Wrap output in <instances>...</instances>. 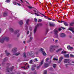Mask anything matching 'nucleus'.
I'll use <instances>...</instances> for the list:
<instances>
[{
    "label": "nucleus",
    "instance_id": "obj_7",
    "mask_svg": "<svg viewBox=\"0 0 74 74\" xmlns=\"http://www.w3.org/2000/svg\"><path fill=\"white\" fill-rule=\"evenodd\" d=\"M60 37H62V38H64V37H66V35L64 33H61L60 34Z\"/></svg>",
    "mask_w": 74,
    "mask_h": 74
},
{
    "label": "nucleus",
    "instance_id": "obj_26",
    "mask_svg": "<svg viewBox=\"0 0 74 74\" xmlns=\"http://www.w3.org/2000/svg\"><path fill=\"white\" fill-rule=\"evenodd\" d=\"M74 24V22H72L70 23V25L71 26H73V25Z\"/></svg>",
    "mask_w": 74,
    "mask_h": 74
},
{
    "label": "nucleus",
    "instance_id": "obj_8",
    "mask_svg": "<svg viewBox=\"0 0 74 74\" xmlns=\"http://www.w3.org/2000/svg\"><path fill=\"white\" fill-rule=\"evenodd\" d=\"M44 63V60H42L41 62L40 63V64L37 67V69H38L40 67V66H42V64H43V63Z\"/></svg>",
    "mask_w": 74,
    "mask_h": 74
},
{
    "label": "nucleus",
    "instance_id": "obj_10",
    "mask_svg": "<svg viewBox=\"0 0 74 74\" xmlns=\"http://www.w3.org/2000/svg\"><path fill=\"white\" fill-rule=\"evenodd\" d=\"M68 30L72 31V33L74 34V31H73L74 30V28L70 27L68 28Z\"/></svg>",
    "mask_w": 74,
    "mask_h": 74
},
{
    "label": "nucleus",
    "instance_id": "obj_37",
    "mask_svg": "<svg viewBox=\"0 0 74 74\" xmlns=\"http://www.w3.org/2000/svg\"><path fill=\"white\" fill-rule=\"evenodd\" d=\"M70 57L71 58H74V55H73L72 54H70Z\"/></svg>",
    "mask_w": 74,
    "mask_h": 74
},
{
    "label": "nucleus",
    "instance_id": "obj_51",
    "mask_svg": "<svg viewBox=\"0 0 74 74\" xmlns=\"http://www.w3.org/2000/svg\"><path fill=\"white\" fill-rule=\"evenodd\" d=\"M9 47H12V44H9Z\"/></svg>",
    "mask_w": 74,
    "mask_h": 74
},
{
    "label": "nucleus",
    "instance_id": "obj_38",
    "mask_svg": "<svg viewBox=\"0 0 74 74\" xmlns=\"http://www.w3.org/2000/svg\"><path fill=\"white\" fill-rule=\"evenodd\" d=\"M13 4H14V5H16V4H17V3L15 1H14L13 2Z\"/></svg>",
    "mask_w": 74,
    "mask_h": 74
},
{
    "label": "nucleus",
    "instance_id": "obj_63",
    "mask_svg": "<svg viewBox=\"0 0 74 74\" xmlns=\"http://www.w3.org/2000/svg\"><path fill=\"white\" fill-rule=\"evenodd\" d=\"M58 40H55V43H56V42H58Z\"/></svg>",
    "mask_w": 74,
    "mask_h": 74
},
{
    "label": "nucleus",
    "instance_id": "obj_25",
    "mask_svg": "<svg viewBox=\"0 0 74 74\" xmlns=\"http://www.w3.org/2000/svg\"><path fill=\"white\" fill-rule=\"evenodd\" d=\"M62 50V48L59 49L57 50L56 51V52L58 53V52H59V51H60Z\"/></svg>",
    "mask_w": 74,
    "mask_h": 74
},
{
    "label": "nucleus",
    "instance_id": "obj_59",
    "mask_svg": "<svg viewBox=\"0 0 74 74\" xmlns=\"http://www.w3.org/2000/svg\"><path fill=\"white\" fill-rule=\"evenodd\" d=\"M8 66H10V64H9V63H7L6 64Z\"/></svg>",
    "mask_w": 74,
    "mask_h": 74
},
{
    "label": "nucleus",
    "instance_id": "obj_18",
    "mask_svg": "<svg viewBox=\"0 0 74 74\" xmlns=\"http://www.w3.org/2000/svg\"><path fill=\"white\" fill-rule=\"evenodd\" d=\"M5 53L7 56H8L10 55V53L8 52L7 50L5 51Z\"/></svg>",
    "mask_w": 74,
    "mask_h": 74
},
{
    "label": "nucleus",
    "instance_id": "obj_53",
    "mask_svg": "<svg viewBox=\"0 0 74 74\" xmlns=\"http://www.w3.org/2000/svg\"><path fill=\"white\" fill-rule=\"evenodd\" d=\"M36 65H32V67H34H34H36Z\"/></svg>",
    "mask_w": 74,
    "mask_h": 74
},
{
    "label": "nucleus",
    "instance_id": "obj_32",
    "mask_svg": "<svg viewBox=\"0 0 74 74\" xmlns=\"http://www.w3.org/2000/svg\"><path fill=\"white\" fill-rule=\"evenodd\" d=\"M28 7L29 8V9H32V8H34V7L32 6H28Z\"/></svg>",
    "mask_w": 74,
    "mask_h": 74
},
{
    "label": "nucleus",
    "instance_id": "obj_3",
    "mask_svg": "<svg viewBox=\"0 0 74 74\" xmlns=\"http://www.w3.org/2000/svg\"><path fill=\"white\" fill-rule=\"evenodd\" d=\"M5 40L6 41H8L9 40V38H3L2 39H0V42L1 43H3V42H4Z\"/></svg>",
    "mask_w": 74,
    "mask_h": 74
},
{
    "label": "nucleus",
    "instance_id": "obj_27",
    "mask_svg": "<svg viewBox=\"0 0 74 74\" xmlns=\"http://www.w3.org/2000/svg\"><path fill=\"white\" fill-rule=\"evenodd\" d=\"M29 19H28L26 21V24L27 25H29Z\"/></svg>",
    "mask_w": 74,
    "mask_h": 74
},
{
    "label": "nucleus",
    "instance_id": "obj_64",
    "mask_svg": "<svg viewBox=\"0 0 74 74\" xmlns=\"http://www.w3.org/2000/svg\"><path fill=\"white\" fill-rule=\"evenodd\" d=\"M34 74H37V73H36V71H35V72H34Z\"/></svg>",
    "mask_w": 74,
    "mask_h": 74
},
{
    "label": "nucleus",
    "instance_id": "obj_43",
    "mask_svg": "<svg viewBox=\"0 0 74 74\" xmlns=\"http://www.w3.org/2000/svg\"><path fill=\"white\" fill-rule=\"evenodd\" d=\"M32 71H34V70H35V69H34V68L32 67Z\"/></svg>",
    "mask_w": 74,
    "mask_h": 74
},
{
    "label": "nucleus",
    "instance_id": "obj_28",
    "mask_svg": "<svg viewBox=\"0 0 74 74\" xmlns=\"http://www.w3.org/2000/svg\"><path fill=\"white\" fill-rule=\"evenodd\" d=\"M8 60V58H5L4 59L3 62H6V61H7Z\"/></svg>",
    "mask_w": 74,
    "mask_h": 74
},
{
    "label": "nucleus",
    "instance_id": "obj_12",
    "mask_svg": "<svg viewBox=\"0 0 74 74\" xmlns=\"http://www.w3.org/2000/svg\"><path fill=\"white\" fill-rule=\"evenodd\" d=\"M63 57H61L59 59V61H58V63H60L62 61V60H63Z\"/></svg>",
    "mask_w": 74,
    "mask_h": 74
},
{
    "label": "nucleus",
    "instance_id": "obj_15",
    "mask_svg": "<svg viewBox=\"0 0 74 74\" xmlns=\"http://www.w3.org/2000/svg\"><path fill=\"white\" fill-rule=\"evenodd\" d=\"M21 54V53L18 52L15 53L13 54V55H15V56H18Z\"/></svg>",
    "mask_w": 74,
    "mask_h": 74
},
{
    "label": "nucleus",
    "instance_id": "obj_54",
    "mask_svg": "<svg viewBox=\"0 0 74 74\" xmlns=\"http://www.w3.org/2000/svg\"><path fill=\"white\" fill-rule=\"evenodd\" d=\"M29 30H30V31H32V27H30Z\"/></svg>",
    "mask_w": 74,
    "mask_h": 74
},
{
    "label": "nucleus",
    "instance_id": "obj_52",
    "mask_svg": "<svg viewBox=\"0 0 74 74\" xmlns=\"http://www.w3.org/2000/svg\"><path fill=\"white\" fill-rule=\"evenodd\" d=\"M34 21H35V22H37V18H35Z\"/></svg>",
    "mask_w": 74,
    "mask_h": 74
},
{
    "label": "nucleus",
    "instance_id": "obj_9",
    "mask_svg": "<svg viewBox=\"0 0 74 74\" xmlns=\"http://www.w3.org/2000/svg\"><path fill=\"white\" fill-rule=\"evenodd\" d=\"M17 51H18V50L16 47L14 48L12 50L13 53H16V52H17Z\"/></svg>",
    "mask_w": 74,
    "mask_h": 74
},
{
    "label": "nucleus",
    "instance_id": "obj_34",
    "mask_svg": "<svg viewBox=\"0 0 74 74\" xmlns=\"http://www.w3.org/2000/svg\"><path fill=\"white\" fill-rule=\"evenodd\" d=\"M53 66L54 68H55L56 67V64H53Z\"/></svg>",
    "mask_w": 74,
    "mask_h": 74
},
{
    "label": "nucleus",
    "instance_id": "obj_40",
    "mask_svg": "<svg viewBox=\"0 0 74 74\" xmlns=\"http://www.w3.org/2000/svg\"><path fill=\"white\" fill-rule=\"evenodd\" d=\"M32 62H33V60H31L30 61L29 63L30 64H32Z\"/></svg>",
    "mask_w": 74,
    "mask_h": 74
},
{
    "label": "nucleus",
    "instance_id": "obj_58",
    "mask_svg": "<svg viewBox=\"0 0 74 74\" xmlns=\"http://www.w3.org/2000/svg\"><path fill=\"white\" fill-rule=\"evenodd\" d=\"M40 14H41V15H42L43 16H45L43 14H42V13H40Z\"/></svg>",
    "mask_w": 74,
    "mask_h": 74
},
{
    "label": "nucleus",
    "instance_id": "obj_1",
    "mask_svg": "<svg viewBox=\"0 0 74 74\" xmlns=\"http://www.w3.org/2000/svg\"><path fill=\"white\" fill-rule=\"evenodd\" d=\"M42 26V23H39L37 25L35 26L34 30V34H35L37 30V27H38L39 26Z\"/></svg>",
    "mask_w": 74,
    "mask_h": 74
},
{
    "label": "nucleus",
    "instance_id": "obj_61",
    "mask_svg": "<svg viewBox=\"0 0 74 74\" xmlns=\"http://www.w3.org/2000/svg\"><path fill=\"white\" fill-rule=\"evenodd\" d=\"M17 4L18 5H21V4L19 3H17Z\"/></svg>",
    "mask_w": 74,
    "mask_h": 74
},
{
    "label": "nucleus",
    "instance_id": "obj_21",
    "mask_svg": "<svg viewBox=\"0 0 74 74\" xmlns=\"http://www.w3.org/2000/svg\"><path fill=\"white\" fill-rule=\"evenodd\" d=\"M49 25L50 26H55V24L51 23H49Z\"/></svg>",
    "mask_w": 74,
    "mask_h": 74
},
{
    "label": "nucleus",
    "instance_id": "obj_62",
    "mask_svg": "<svg viewBox=\"0 0 74 74\" xmlns=\"http://www.w3.org/2000/svg\"><path fill=\"white\" fill-rule=\"evenodd\" d=\"M50 70H53V68H51L50 69Z\"/></svg>",
    "mask_w": 74,
    "mask_h": 74
},
{
    "label": "nucleus",
    "instance_id": "obj_41",
    "mask_svg": "<svg viewBox=\"0 0 74 74\" xmlns=\"http://www.w3.org/2000/svg\"><path fill=\"white\" fill-rule=\"evenodd\" d=\"M43 74H47V70H45L44 71Z\"/></svg>",
    "mask_w": 74,
    "mask_h": 74
},
{
    "label": "nucleus",
    "instance_id": "obj_35",
    "mask_svg": "<svg viewBox=\"0 0 74 74\" xmlns=\"http://www.w3.org/2000/svg\"><path fill=\"white\" fill-rule=\"evenodd\" d=\"M42 54H43V55L44 56H45L46 55V53L45 52V51H43V52H42Z\"/></svg>",
    "mask_w": 74,
    "mask_h": 74
},
{
    "label": "nucleus",
    "instance_id": "obj_42",
    "mask_svg": "<svg viewBox=\"0 0 74 74\" xmlns=\"http://www.w3.org/2000/svg\"><path fill=\"white\" fill-rule=\"evenodd\" d=\"M67 49L69 50H70V46L69 45L67 46Z\"/></svg>",
    "mask_w": 74,
    "mask_h": 74
},
{
    "label": "nucleus",
    "instance_id": "obj_23",
    "mask_svg": "<svg viewBox=\"0 0 74 74\" xmlns=\"http://www.w3.org/2000/svg\"><path fill=\"white\" fill-rule=\"evenodd\" d=\"M64 56L65 58H69V55L68 54H67L64 55Z\"/></svg>",
    "mask_w": 74,
    "mask_h": 74
},
{
    "label": "nucleus",
    "instance_id": "obj_16",
    "mask_svg": "<svg viewBox=\"0 0 74 74\" xmlns=\"http://www.w3.org/2000/svg\"><path fill=\"white\" fill-rule=\"evenodd\" d=\"M18 23L20 25H22L23 24V21L21 20V21H20L18 22Z\"/></svg>",
    "mask_w": 74,
    "mask_h": 74
},
{
    "label": "nucleus",
    "instance_id": "obj_45",
    "mask_svg": "<svg viewBox=\"0 0 74 74\" xmlns=\"http://www.w3.org/2000/svg\"><path fill=\"white\" fill-rule=\"evenodd\" d=\"M58 31H59V32H60V31H61V30H62V29H61V28H58Z\"/></svg>",
    "mask_w": 74,
    "mask_h": 74
},
{
    "label": "nucleus",
    "instance_id": "obj_60",
    "mask_svg": "<svg viewBox=\"0 0 74 74\" xmlns=\"http://www.w3.org/2000/svg\"><path fill=\"white\" fill-rule=\"evenodd\" d=\"M27 34H29V31H27Z\"/></svg>",
    "mask_w": 74,
    "mask_h": 74
},
{
    "label": "nucleus",
    "instance_id": "obj_50",
    "mask_svg": "<svg viewBox=\"0 0 74 74\" xmlns=\"http://www.w3.org/2000/svg\"><path fill=\"white\" fill-rule=\"evenodd\" d=\"M42 21V20L41 19H39V21H38V22H41Z\"/></svg>",
    "mask_w": 74,
    "mask_h": 74
},
{
    "label": "nucleus",
    "instance_id": "obj_29",
    "mask_svg": "<svg viewBox=\"0 0 74 74\" xmlns=\"http://www.w3.org/2000/svg\"><path fill=\"white\" fill-rule=\"evenodd\" d=\"M34 54V52L33 51H31V52L29 53V55H32Z\"/></svg>",
    "mask_w": 74,
    "mask_h": 74
},
{
    "label": "nucleus",
    "instance_id": "obj_48",
    "mask_svg": "<svg viewBox=\"0 0 74 74\" xmlns=\"http://www.w3.org/2000/svg\"><path fill=\"white\" fill-rule=\"evenodd\" d=\"M60 28L62 29H63V30H64L65 29V28L64 27H61Z\"/></svg>",
    "mask_w": 74,
    "mask_h": 74
},
{
    "label": "nucleus",
    "instance_id": "obj_13",
    "mask_svg": "<svg viewBox=\"0 0 74 74\" xmlns=\"http://www.w3.org/2000/svg\"><path fill=\"white\" fill-rule=\"evenodd\" d=\"M28 66V64H25V66H22L21 67V68L23 69H26V67L27 69V67L29 68V66Z\"/></svg>",
    "mask_w": 74,
    "mask_h": 74
},
{
    "label": "nucleus",
    "instance_id": "obj_24",
    "mask_svg": "<svg viewBox=\"0 0 74 74\" xmlns=\"http://www.w3.org/2000/svg\"><path fill=\"white\" fill-rule=\"evenodd\" d=\"M27 25H28V24H25V30H27V31L28 29H27Z\"/></svg>",
    "mask_w": 74,
    "mask_h": 74
},
{
    "label": "nucleus",
    "instance_id": "obj_22",
    "mask_svg": "<svg viewBox=\"0 0 74 74\" xmlns=\"http://www.w3.org/2000/svg\"><path fill=\"white\" fill-rule=\"evenodd\" d=\"M64 24V25L66 26H69V25L66 22H64L63 23Z\"/></svg>",
    "mask_w": 74,
    "mask_h": 74
},
{
    "label": "nucleus",
    "instance_id": "obj_46",
    "mask_svg": "<svg viewBox=\"0 0 74 74\" xmlns=\"http://www.w3.org/2000/svg\"><path fill=\"white\" fill-rule=\"evenodd\" d=\"M69 64H70L71 65H72V64H65V65L66 66H68V65H69Z\"/></svg>",
    "mask_w": 74,
    "mask_h": 74
},
{
    "label": "nucleus",
    "instance_id": "obj_36",
    "mask_svg": "<svg viewBox=\"0 0 74 74\" xmlns=\"http://www.w3.org/2000/svg\"><path fill=\"white\" fill-rule=\"evenodd\" d=\"M61 53H62V54H63L64 53H67L66 52V51H62L61 52Z\"/></svg>",
    "mask_w": 74,
    "mask_h": 74
},
{
    "label": "nucleus",
    "instance_id": "obj_14",
    "mask_svg": "<svg viewBox=\"0 0 74 74\" xmlns=\"http://www.w3.org/2000/svg\"><path fill=\"white\" fill-rule=\"evenodd\" d=\"M44 67L45 68H47L48 67V64L47 63H44Z\"/></svg>",
    "mask_w": 74,
    "mask_h": 74
},
{
    "label": "nucleus",
    "instance_id": "obj_30",
    "mask_svg": "<svg viewBox=\"0 0 74 74\" xmlns=\"http://www.w3.org/2000/svg\"><path fill=\"white\" fill-rule=\"evenodd\" d=\"M23 55L24 58H26V53H23Z\"/></svg>",
    "mask_w": 74,
    "mask_h": 74
},
{
    "label": "nucleus",
    "instance_id": "obj_11",
    "mask_svg": "<svg viewBox=\"0 0 74 74\" xmlns=\"http://www.w3.org/2000/svg\"><path fill=\"white\" fill-rule=\"evenodd\" d=\"M69 60H70V59H65L64 62V63H70V61H69Z\"/></svg>",
    "mask_w": 74,
    "mask_h": 74
},
{
    "label": "nucleus",
    "instance_id": "obj_20",
    "mask_svg": "<svg viewBox=\"0 0 74 74\" xmlns=\"http://www.w3.org/2000/svg\"><path fill=\"white\" fill-rule=\"evenodd\" d=\"M3 16H4V17L7 16V13L5 12H4V13H3Z\"/></svg>",
    "mask_w": 74,
    "mask_h": 74
},
{
    "label": "nucleus",
    "instance_id": "obj_56",
    "mask_svg": "<svg viewBox=\"0 0 74 74\" xmlns=\"http://www.w3.org/2000/svg\"><path fill=\"white\" fill-rule=\"evenodd\" d=\"M38 51H36V55H38Z\"/></svg>",
    "mask_w": 74,
    "mask_h": 74
},
{
    "label": "nucleus",
    "instance_id": "obj_33",
    "mask_svg": "<svg viewBox=\"0 0 74 74\" xmlns=\"http://www.w3.org/2000/svg\"><path fill=\"white\" fill-rule=\"evenodd\" d=\"M40 51H41V52H42V53L44 52V50L42 48H41L40 49Z\"/></svg>",
    "mask_w": 74,
    "mask_h": 74
},
{
    "label": "nucleus",
    "instance_id": "obj_4",
    "mask_svg": "<svg viewBox=\"0 0 74 74\" xmlns=\"http://www.w3.org/2000/svg\"><path fill=\"white\" fill-rule=\"evenodd\" d=\"M58 33H59L58 31L55 29L54 30V33L55 35V36L56 38H58Z\"/></svg>",
    "mask_w": 74,
    "mask_h": 74
},
{
    "label": "nucleus",
    "instance_id": "obj_2",
    "mask_svg": "<svg viewBox=\"0 0 74 74\" xmlns=\"http://www.w3.org/2000/svg\"><path fill=\"white\" fill-rule=\"evenodd\" d=\"M54 51H56L55 49V45H51L50 47L49 51L50 52H53Z\"/></svg>",
    "mask_w": 74,
    "mask_h": 74
},
{
    "label": "nucleus",
    "instance_id": "obj_47",
    "mask_svg": "<svg viewBox=\"0 0 74 74\" xmlns=\"http://www.w3.org/2000/svg\"><path fill=\"white\" fill-rule=\"evenodd\" d=\"M49 58H47L46 59V62H48V60H49Z\"/></svg>",
    "mask_w": 74,
    "mask_h": 74
},
{
    "label": "nucleus",
    "instance_id": "obj_17",
    "mask_svg": "<svg viewBox=\"0 0 74 74\" xmlns=\"http://www.w3.org/2000/svg\"><path fill=\"white\" fill-rule=\"evenodd\" d=\"M32 39H33V38L30 37L29 40L27 41V42H30L32 40Z\"/></svg>",
    "mask_w": 74,
    "mask_h": 74
},
{
    "label": "nucleus",
    "instance_id": "obj_39",
    "mask_svg": "<svg viewBox=\"0 0 74 74\" xmlns=\"http://www.w3.org/2000/svg\"><path fill=\"white\" fill-rule=\"evenodd\" d=\"M34 62H38V61L37 60V58H35L34 60Z\"/></svg>",
    "mask_w": 74,
    "mask_h": 74
},
{
    "label": "nucleus",
    "instance_id": "obj_55",
    "mask_svg": "<svg viewBox=\"0 0 74 74\" xmlns=\"http://www.w3.org/2000/svg\"><path fill=\"white\" fill-rule=\"evenodd\" d=\"M53 60H58V59H56V58H53Z\"/></svg>",
    "mask_w": 74,
    "mask_h": 74
},
{
    "label": "nucleus",
    "instance_id": "obj_44",
    "mask_svg": "<svg viewBox=\"0 0 74 74\" xmlns=\"http://www.w3.org/2000/svg\"><path fill=\"white\" fill-rule=\"evenodd\" d=\"M6 1L7 3H10V0H7Z\"/></svg>",
    "mask_w": 74,
    "mask_h": 74
},
{
    "label": "nucleus",
    "instance_id": "obj_19",
    "mask_svg": "<svg viewBox=\"0 0 74 74\" xmlns=\"http://www.w3.org/2000/svg\"><path fill=\"white\" fill-rule=\"evenodd\" d=\"M31 14H32L33 15H34V14H35V15H37V16H40V15L38 14V13H31Z\"/></svg>",
    "mask_w": 74,
    "mask_h": 74
},
{
    "label": "nucleus",
    "instance_id": "obj_57",
    "mask_svg": "<svg viewBox=\"0 0 74 74\" xmlns=\"http://www.w3.org/2000/svg\"><path fill=\"white\" fill-rule=\"evenodd\" d=\"M73 49V47H70V50H71Z\"/></svg>",
    "mask_w": 74,
    "mask_h": 74
},
{
    "label": "nucleus",
    "instance_id": "obj_49",
    "mask_svg": "<svg viewBox=\"0 0 74 74\" xmlns=\"http://www.w3.org/2000/svg\"><path fill=\"white\" fill-rule=\"evenodd\" d=\"M48 29H46V34H47V33H48Z\"/></svg>",
    "mask_w": 74,
    "mask_h": 74
},
{
    "label": "nucleus",
    "instance_id": "obj_6",
    "mask_svg": "<svg viewBox=\"0 0 74 74\" xmlns=\"http://www.w3.org/2000/svg\"><path fill=\"white\" fill-rule=\"evenodd\" d=\"M19 31L18 30H15L14 32V34H17V37H19V36H20V34L19 33Z\"/></svg>",
    "mask_w": 74,
    "mask_h": 74
},
{
    "label": "nucleus",
    "instance_id": "obj_31",
    "mask_svg": "<svg viewBox=\"0 0 74 74\" xmlns=\"http://www.w3.org/2000/svg\"><path fill=\"white\" fill-rule=\"evenodd\" d=\"M10 31L12 33L14 32V29L12 28H10Z\"/></svg>",
    "mask_w": 74,
    "mask_h": 74
},
{
    "label": "nucleus",
    "instance_id": "obj_5",
    "mask_svg": "<svg viewBox=\"0 0 74 74\" xmlns=\"http://www.w3.org/2000/svg\"><path fill=\"white\" fill-rule=\"evenodd\" d=\"M14 68V67L13 66L12 67L10 68H9V67H7V71L8 72H10V71H12V70H13V69Z\"/></svg>",
    "mask_w": 74,
    "mask_h": 74
}]
</instances>
